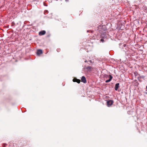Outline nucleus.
Segmentation results:
<instances>
[{
	"mask_svg": "<svg viewBox=\"0 0 147 147\" xmlns=\"http://www.w3.org/2000/svg\"><path fill=\"white\" fill-rule=\"evenodd\" d=\"M107 28L105 26L102 25H100L98 27L97 30H98L101 34V37L102 38L100 41L103 42L104 41L103 38H107L109 37V35L106 32Z\"/></svg>",
	"mask_w": 147,
	"mask_h": 147,
	"instance_id": "nucleus-1",
	"label": "nucleus"
},
{
	"mask_svg": "<svg viewBox=\"0 0 147 147\" xmlns=\"http://www.w3.org/2000/svg\"><path fill=\"white\" fill-rule=\"evenodd\" d=\"M104 77L105 78L109 77V80H106L105 82L106 83H108L110 82L113 78V77L110 75H105Z\"/></svg>",
	"mask_w": 147,
	"mask_h": 147,
	"instance_id": "nucleus-2",
	"label": "nucleus"
},
{
	"mask_svg": "<svg viewBox=\"0 0 147 147\" xmlns=\"http://www.w3.org/2000/svg\"><path fill=\"white\" fill-rule=\"evenodd\" d=\"M113 103V101L112 100H108L107 102V106L109 107Z\"/></svg>",
	"mask_w": 147,
	"mask_h": 147,
	"instance_id": "nucleus-3",
	"label": "nucleus"
},
{
	"mask_svg": "<svg viewBox=\"0 0 147 147\" xmlns=\"http://www.w3.org/2000/svg\"><path fill=\"white\" fill-rule=\"evenodd\" d=\"M81 81L84 83H86V80L85 77L84 76H82L81 79Z\"/></svg>",
	"mask_w": 147,
	"mask_h": 147,
	"instance_id": "nucleus-4",
	"label": "nucleus"
},
{
	"mask_svg": "<svg viewBox=\"0 0 147 147\" xmlns=\"http://www.w3.org/2000/svg\"><path fill=\"white\" fill-rule=\"evenodd\" d=\"M42 53V51L41 49H38L37 50L36 54L37 55H40Z\"/></svg>",
	"mask_w": 147,
	"mask_h": 147,
	"instance_id": "nucleus-5",
	"label": "nucleus"
},
{
	"mask_svg": "<svg viewBox=\"0 0 147 147\" xmlns=\"http://www.w3.org/2000/svg\"><path fill=\"white\" fill-rule=\"evenodd\" d=\"M46 33V31L45 30H42L39 32V34L40 35H42L45 34Z\"/></svg>",
	"mask_w": 147,
	"mask_h": 147,
	"instance_id": "nucleus-6",
	"label": "nucleus"
},
{
	"mask_svg": "<svg viewBox=\"0 0 147 147\" xmlns=\"http://www.w3.org/2000/svg\"><path fill=\"white\" fill-rule=\"evenodd\" d=\"M119 83H117L115 84V90H117L119 87Z\"/></svg>",
	"mask_w": 147,
	"mask_h": 147,
	"instance_id": "nucleus-7",
	"label": "nucleus"
},
{
	"mask_svg": "<svg viewBox=\"0 0 147 147\" xmlns=\"http://www.w3.org/2000/svg\"><path fill=\"white\" fill-rule=\"evenodd\" d=\"M73 81L74 82H77L79 84L80 83V80L79 79H78L77 78H74L73 79Z\"/></svg>",
	"mask_w": 147,
	"mask_h": 147,
	"instance_id": "nucleus-8",
	"label": "nucleus"
},
{
	"mask_svg": "<svg viewBox=\"0 0 147 147\" xmlns=\"http://www.w3.org/2000/svg\"><path fill=\"white\" fill-rule=\"evenodd\" d=\"M91 67L90 66L86 67V69H87V71L88 72H90L91 71Z\"/></svg>",
	"mask_w": 147,
	"mask_h": 147,
	"instance_id": "nucleus-9",
	"label": "nucleus"
},
{
	"mask_svg": "<svg viewBox=\"0 0 147 147\" xmlns=\"http://www.w3.org/2000/svg\"><path fill=\"white\" fill-rule=\"evenodd\" d=\"M126 45L125 44L123 45V46L124 47H126Z\"/></svg>",
	"mask_w": 147,
	"mask_h": 147,
	"instance_id": "nucleus-10",
	"label": "nucleus"
},
{
	"mask_svg": "<svg viewBox=\"0 0 147 147\" xmlns=\"http://www.w3.org/2000/svg\"><path fill=\"white\" fill-rule=\"evenodd\" d=\"M90 61V63H92V61H91V60H90V61Z\"/></svg>",
	"mask_w": 147,
	"mask_h": 147,
	"instance_id": "nucleus-11",
	"label": "nucleus"
},
{
	"mask_svg": "<svg viewBox=\"0 0 147 147\" xmlns=\"http://www.w3.org/2000/svg\"><path fill=\"white\" fill-rule=\"evenodd\" d=\"M69 0H65V1L66 2H68V1Z\"/></svg>",
	"mask_w": 147,
	"mask_h": 147,
	"instance_id": "nucleus-12",
	"label": "nucleus"
},
{
	"mask_svg": "<svg viewBox=\"0 0 147 147\" xmlns=\"http://www.w3.org/2000/svg\"><path fill=\"white\" fill-rule=\"evenodd\" d=\"M3 145H7V144H6L4 143V144H3Z\"/></svg>",
	"mask_w": 147,
	"mask_h": 147,
	"instance_id": "nucleus-13",
	"label": "nucleus"
},
{
	"mask_svg": "<svg viewBox=\"0 0 147 147\" xmlns=\"http://www.w3.org/2000/svg\"><path fill=\"white\" fill-rule=\"evenodd\" d=\"M87 60H86V61H85V62H87Z\"/></svg>",
	"mask_w": 147,
	"mask_h": 147,
	"instance_id": "nucleus-14",
	"label": "nucleus"
},
{
	"mask_svg": "<svg viewBox=\"0 0 147 147\" xmlns=\"http://www.w3.org/2000/svg\"><path fill=\"white\" fill-rule=\"evenodd\" d=\"M146 91H147V86H146Z\"/></svg>",
	"mask_w": 147,
	"mask_h": 147,
	"instance_id": "nucleus-15",
	"label": "nucleus"
},
{
	"mask_svg": "<svg viewBox=\"0 0 147 147\" xmlns=\"http://www.w3.org/2000/svg\"><path fill=\"white\" fill-rule=\"evenodd\" d=\"M57 52H59V51H58V49L57 50Z\"/></svg>",
	"mask_w": 147,
	"mask_h": 147,
	"instance_id": "nucleus-16",
	"label": "nucleus"
},
{
	"mask_svg": "<svg viewBox=\"0 0 147 147\" xmlns=\"http://www.w3.org/2000/svg\"><path fill=\"white\" fill-rule=\"evenodd\" d=\"M3 147H5V145H4V146H3Z\"/></svg>",
	"mask_w": 147,
	"mask_h": 147,
	"instance_id": "nucleus-17",
	"label": "nucleus"
}]
</instances>
